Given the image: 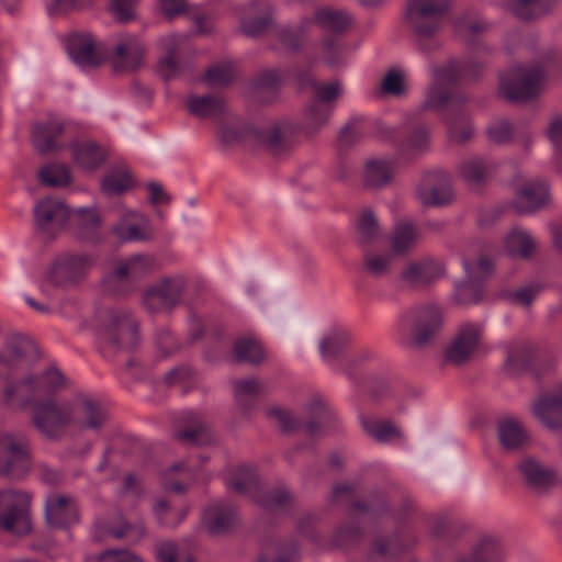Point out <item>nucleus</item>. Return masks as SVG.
I'll list each match as a JSON object with an SVG mask.
<instances>
[{
  "label": "nucleus",
  "instance_id": "4c0bfd02",
  "mask_svg": "<svg viewBox=\"0 0 562 562\" xmlns=\"http://www.w3.org/2000/svg\"><path fill=\"white\" fill-rule=\"evenodd\" d=\"M557 0H512V12L521 20H531L546 14Z\"/></svg>",
  "mask_w": 562,
  "mask_h": 562
},
{
  "label": "nucleus",
  "instance_id": "6e6d98bb",
  "mask_svg": "<svg viewBox=\"0 0 562 562\" xmlns=\"http://www.w3.org/2000/svg\"><path fill=\"white\" fill-rule=\"evenodd\" d=\"M406 7L447 16L451 8V0H408Z\"/></svg>",
  "mask_w": 562,
  "mask_h": 562
},
{
  "label": "nucleus",
  "instance_id": "6e6552de",
  "mask_svg": "<svg viewBox=\"0 0 562 562\" xmlns=\"http://www.w3.org/2000/svg\"><path fill=\"white\" fill-rule=\"evenodd\" d=\"M542 87V72L539 68H515L501 77L499 91L514 102L527 101L539 93Z\"/></svg>",
  "mask_w": 562,
  "mask_h": 562
},
{
  "label": "nucleus",
  "instance_id": "0e129e2a",
  "mask_svg": "<svg viewBox=\"0 0 562 562\" xmlns=\"http://www.w3.org/2000/svg\"><path fill=\"white\" fill-rule=\"evenodd\" d=\"M487 133L492 142L496 144H504L512 137L513 126L506 120H498L490 125Z\"/></svg>",
  "mask_w": 562,
  "mask_h": 562
},
{
  "label": "nucleus",
  "instance_id": "49530a36",
  "mask_svg": "<svg viewBox=\"0 0 562 562\" xmlns=\"http://www.w3.org/2000/svg\"><path fill=\"white\" fill-rule=\"evenodd\" d=\"M257 502L263 508L277 512L288 508L293 502V496L289 491L279 488L262 493L257 497Z\"/></svg>",
  "mask_w": 562,
  "mask_h": 562
},
{
  "label": "nucleus",
  "instance_id": "7c9ffc66",
  "mask_svg": "<svg viewBox=\"0 0 562 562\" xmlns=\"http://www.w3.org/2000/svg\"><path fill=\"white\" fill-rule=\"evenodd\" d=\"M498 438L502 447L506 450L521 448L528 441V432L525 427L515 418H505L498 423Z\"/></svg>",
  "mask_w": 562,
  "mask_h": 562
},
{
  "label": "nucleus",
  "instance_id": "4468645a",
  "mask_svg": "<svg viewBox=\"0 0 562 562\" xmlns=\"http://www.w3.org/2000/svg\"><path fill=\"white\" fill-rule=\"evenodd\" d=\"M37 232L46 237L55 235L68 221V207L59 199L45 198L37 202L33 211Z\"/></svg>",
  "mask_w": 562,
  "mask_h": 562
},
{
  "label": "nucleus",
  "instance_id": "5fc2aeb1",
  "mask_svg": "<svg viewBox=\"0 0 562 562\" xmlns=\"http://www.w3.org/2000/svg\"><path fill=\"white\" fill-rule=\"evenodd\" d=\"M261 384L255 379L234 382V392L237 402L246 408V401L257 396L261 392Z\"/></svg>",
  "mask_w": 562,
  "mask_h": 562
},
{
  "label": "nucleus",
  "instance_id": "393cba45",
  "mask_svg": "<svg viewBox=\"0 0 562 562\" xmlns=\"http://www.w3.org/2000/svg\"><path fill=\"white\" fill-rule=\"evenodd\" d=\"M549 200L548 186L543 181L531 180L516 190L513 205L519 213L538 210Z\"/></svg>",
  "mask_w": 562,
  "mask_h": 562
},
{
  "label": "nucleus",
  "instance_id": "4be33fe9",
  "mask_svg": "<svg viewBox=\"0 0 562 562\" xmlns=\"http://www.w3.org/2000/svg\"><path fill=\"white\" fill-rule=\"evenodd\" d=\"M45 516L52 527L64 528L79 519L76 501L68 495L54 493L46 498Z\"/></svg>",
  "mask_w": 562,
  "mask_h": 562
},
{
  "label": "nucleus",
  "instance_id": "680f3d73",
  "mask_svg": "<svg viewBox=\"0 0 562 562\" xmlns=\"http://www.w3.org/2000/svg\"><path fill=\"white\" fill-rule=\"evenodd\" d=\"M234 70L229 64L216 65L211 67L205 79L211 85H227L233 80Z\"/></svg>",
  "mask_w": 562,
  "mask_h": 562
},
{
  "label": "nucleus",
  "instance_id": "dca6fc26",
  "mask_svg": "<svg viewBox=\"0 0 562 562\" xmlns=\"http://www.w3.org/2000/svg\"><path fill=\"white\" fill-rule=\"evenodd\" d=\"M417 196L426 206L448 204L453 198L449 177L442 171L426 173L418 187Z\"/></svg>",
  "mask_w": 562,
  "mask_h": 562
},
{
  "label": "nucleus",
  "instance_id": "58836bf2",
  "mask_svg": "<svg viewBox=\"0 0 562 562\" xmlns=\"http://www.w3.org/2000/svg\"><path fill=\"white\" fill-rule=\"evenodd\" d=\"M180 37L169 35L161 40V47L165 55L159 60V70L165 78H171L178 72V48Z\"/></svg>",
  "mask_w": 562,
  "mask_h": 562
},
{
  "label": "nucleus",
  "instance_id": "c03bdc74",
  "mask_svg": "<svg viewBox=\"0 0 562 562\" xmlns=\"http://www.w3.org/2000/svg\"><path fill=\"white\" fill-rule=\"evenodd\" d=\"M190 469L182 462L176 463L162 473V485L166 490L181 493L184 491L183 482L191 480Z\"/></svg>",
  "mask_w": 562,
  "mask_h": 562
},
{
  "label": "nucleus",
  "instance_id": "f704fd0d",
  "mask_svg": "<svg viewBox=\"0 0 562 562\" xmlns=\"http://www.w3.org/2000/svg\"><path fill=\"white\" fill-rule=\"evenodd\" d=\"M395 172L394 161L390 159H371L366 164V183L382 187L392 180Z\"/></svg>",
  "mask_w": 562,
  "mask_h": 562
},
{
  "label": "nucleus",
  "instance_id": "423d86ee",
  "mask_svg": "<svg viewBox=\"0 0 562 562\" xmlns=\"http://www.w3.org/2000/svg\"><path fill=\"white\" fill-rule=\"evenodd\" d=\"M65 384L63 373L50 368L41 376H26L18 382L9 383L3 389V400L8 405L14 404L16 401L25 403L32 396L55 391Z\"/></svg>",
  "mask_w": 562,
  "mask_h": 562
},
{
  "label": "nucleus",
  "instance_id": "ddd939ff",
  "mask_svg": "<svg viewBox=\"0 0 562 562\" xmlns=\"http://www.w3.org/2000/svg\"><path fill=\"white\" fill-rule=\"evenodd\" d=\"M484 327L481 323L464 322L457 331L454 339L445 352L447 362L461 364L479 350L482 344Z\"/></svg>",
  "mask_w": 562,
  "mask_h": 562
},
{
  "label": "nucleus",
  "instance_id": "9b49d317",
  "mask_svg": "<svg viewBox=\"0 0 562 562\" xmlns=\"http://www.w3.org/2000/svg\"><path fill=\"white\" fill-rule=\"evenodd\" d=\"M446 18L406 7L405 22L414 33L420 50L431 52L439 46L436 36L442 29Z\"/></svg>",
  "mask_w": 562,
  "mask_h": 562
},
{
  "label": "nucleus",
  "instance_id": "774afa93",
  "mask_svg": "<svg viewBox=\"0 0 562 562\" xmlns=\"http://www.w3.org/2000/svg\"><path fill=\"white\" fill-rule=\"evenodd\" d=\"M99 562H144V560L130 550L116 549L102 553Z\"/></svg>",
  "mask_w": 562,
  "mask_h": 562
},
{
  "label": "nucleus",
  "instance_id": "cd10ccee",
  "mask_svg": "<svg viewBox=\"0 0 562 562\" xmlns=\"http://www.w3.org/2000/svg\"><path fill=\"white\" fill-rule=\"evenodd\" d=\"M536 248V239L520 227L513 228L504 238V249L514 258L530 259Z\"/></svg>",
  "mask_w": 562,
  "mask_h": 562
},
{
  "label": "nucleus",
  "instance_id": "bb28decb",
  "mask_svg": "<svg viewBox=\"0 0 562 562\" xmlns=\"http://www.w3.org/2000/svg\"><path fill=\"white\" fill-rule=\"evenodd\" d=\"M236 521V513L233 507L223 503H214L209 506L203 515V522L213 535H220L229 530Z\"/></svg>",
  "mask_w": 562,
  "mask_h": 562
},
{
  "label": "nucleus",
  "instance_id": "13d9d810",
  "mask_svg": "<svg viewBox=\"0 0 562 562\" xmlns=\"http://www.w3.org/2000/svg\"><path fill=\"white\" fill-rule=\"evenodd\" d=\"M358 231L362 241L366 243L374 240L379 236L380 229L378 220L373 213L367 211L360 215L358 221Z\"/></svg>",
  "mask_w": 562,
  "mask_h": 562
},
{
  "label": "nucleus",
  "instance_id": "0eeeda50",
  "mask_svg": "<svg viewBox=\"0 0 562 562\" xmlns=\"http://www.w3.org/2000/svg\"><path fill=\"white\" fill-rule=\"evenodd\" d=\"M350 23L351 20L345 11L330 7H319L314 11L312 18H305L301 21L296 32L283 31L281 40L288 47L296 49L300 46L296 33L303 35L314 25L325 31L341 33L349 27Z\"/></svg>",
  "mask_w": 562,
  "mask_h": 562
},
{
  "label": "nucleus",
  "instance_id": "a878e982",
  "mask_svg": "<svg viewBox=\"0 0 562 562\" xmlns=\"http://www.w3.org/2000/svg\"><path fill=\"white\" fill-rule=\"evenodd\" d=\"M69 54L80 66H98L102 55L95 40L90 34H77L69 42Z\"/></svg>",
  "mask_w": 562,
  "mask_h": 562
},
{
  "label": "nucleus",
  "instance_id": "79ce46f5",
  "mask_svg": "<svg viewBox=\"0 0 562 562\" xmlns=\"http://www.w3.org/2000/svg\"><path fill=\"white\" fill-rule=\"evenodd\" d=\"M492 170L491 165L480 158L465 160L460 166V175L470 186L481 184Z\"/></svg>",
  "mask_w": 562,
  "mask_h": 562
},
{
  "label": "nucleus",
  "instance_id": "2eb2a0df",
  "mask_svg": "<svg viewBox=\"0 0 562 562\" xmlns=\"http://www.w3.org/2000/svg\"><path fill=\"white\" fill-rule=\"evenodd\" d=\"M108 338L119 347H132L137 339V324L126 312L106 311L102 314Z\"/></svg>",
  "mask_w": 562,
  "mask_h": 562
},
{
  "label": "nucleus",
  "instance_id": "6ab92c4d",
  "mask_svg": "<svg viewBox=\"0 0 562 562\" xmlns=\"http://www.w3.org/2000/svg\"><path fill=\"white\" fill-rule=\"evenodd\" d=\"M112 232L122 243L145 241L153 236L149 218L136 211L124 212Z\"/></svg>",
  "mask_w": 562,
  "mask_h": 562
},
{
  "label": "nucleus",
  "instance_id": "4d7b16f0",
  "mask_svg": "<svg viewBox=\"0 0 562 562\" xmlns=\"http://www.w3.org/2000/svg\"><path fill=\"white\" fill-rule=\"evenodd\" d=\"M132 186V179L126 173H111L106 176L101 184L102 191L106 194H120Z\"/></svg>",
  "mask_w": 562,
  "mask_h": 562
},
{
  "label": "nucleus",
  "instance_id": "1a4fd4ad",
  "mask_svg": "<svg viewBox=\"0 0 562 562\" xmlns=\"http://www.w3.org/2000/svg\"><path fill=\"white\" fill-rule=\"evenodd\" d=\"M71 430L99 431L108 422L109 414L102 403L89 394L70 400Z\"/></svg>",
  "mask_w": 562,
  "mask_h": 562
},
{
  "label": "nucleus",
  "instance_id": "864d4df0",
  "mask_svg": "<svg viewBox=\"0 0 562 562\" xmlns=\"http://www.w3.org/2000/svg\"><path fill=\"white\" fill-rule=\"evenodd\" d=\"M93 260L88 255H75L70 256L65 262L66 274L72 280L77 281L87 274L92 268Z\"/></svg>",
  "mask_w": 562,
  "mask_h": 562
},
{
  "label": "nucleus",
  "instance_id": "39448f33",
  "mask_svg": "<svg viewBox=\"0 0 562 562\" xmlns=\"http://www.w3.org/2000/svg\"><path fill=\"white\" fill-rule=\"evenodd\" d=\"M70 401L46 400L33 408V424L45 437L57 439L71 429Z\"/></svg>",
  "mask_w": 562,
  "mask_h": 562
},
{
  "label": "nucleus",
  "instance_id": "72a5a7b5",
  "mask_svg": "<svg viewBox=\"0 0 562 562\" xmlns=\"http://www.w3.org/2000/svg\"><path fill=\"white\" fill-rule=\"evenodd\" d=\"M184 422L186 427L177 434L180 441L203 445L210 440V434L200 415L186 413Z\"/></svg>",
  "mask_w": 562,
  "mask_h": 562
},
{
  "label": "nucleus",
  "instance_id": "7ed1b4c3",
  "mask_svg": "<svg viewBox=\"0 0 562 562\" xmlns=\"http://www.w3.org/2000/svg\"><path fill=\"white\" fill-rule=\"evenodd\" d=\"M154 269L155 260L150 256L134 255L117 260L112 271L104 278V289L114 294L128 293L139 280Z\"/></svg>",
  "mask_w": 562,
  "mask_h": 562
},
{
  "label": "nucleus",
  "instance_id": "f3484780",
  "mask_svg": "<svg viewBox=\"0 0 562 562\" xmlns=\"http://www.w3.org/2000/svg\"><path fill=\"white\" fill-rule=\"evenodd\" d=\"M145 46L133 35H125L115 44L110 63L115 71H133L144 63Z\"/></svg>",
  "mask_w": 562,
  "mask_h": 562
},
{
  "label": "nucleus",
  "instance_id": "bf43d9fd",
  "mask_svg": "<svg viewBox=\"0 0 562 562\" xmlns=\"http://www.w3.org/2000/svg\"><path fill=\"white\" fill-rule=\"evenodd\" d=\"M547 134L555 148V161L562 168V115L552 117Z\"/></svg>",
  "mask_w": 562,
  "mask_h": 562
},
{
  "label": "nucleus",
  "instance_id": "c756f323",
  "mask_svg": "<svg viewBox=\"0 0 562 562\" xmlns=\"http://www.w3.org/2000/svg\"><path fill=\"white\" fill-rule=\"evenodd\" d=\"M360 420L367 435L380 443H389L403 438L401 429L389 419H380L373 416H361Z\"/></svg>",
  "mask_w": 562,
  "mask_h": 562
},
{
  "label": "nucleus",
  "instance_id": "69168bd1",
  "mask_svg": "<svg viewBox=\"0 0 562 562\" xmlns=\"http://www.w3.org/2000/svg\"><path fill=\"white\" fill-rule=\"evenodd\" d=\"M396 550L384 540L375 541L370 554L369 562H393Z\"/></svg>",
  "mask_w": 562,
  "mask_h": 562
},
{
  "label": "nucleus",
  "instance_id": "5701e85b",
  "mask_svg": "<svg viewBox=\"0 0 562 562\" xmlns=\"http://www.w3.org/2000/svg\"><path fill=\"white\" fill-rule=\"evenodd\" d=\"M312 86L316 95V101L308 110V120L316 127L323 126L333 112V108L328 103L336 100L342 93L339 82L316 83L312 81Z\"/></svg>",
  "mask_w": 562,
  "mask_h": 562
},
{
  "label": "nucleus",
  "instance_id": "8fccbe9b",
  "mask_svg": "<svg viewBox=\"0 0 562 562\" xmlns=\"http://www.w3.org/2000/svg\"><path fill=\"white\" fill-rule=\"evenodd\" d=\"M532 350L528 344L513 342L507 348L506 366L513 371L525 368L531 359Z\"/></svg>",
  "mask_w": 562,
  "mask_h": 562
},
{
  "label": "nucleus",
  "instance_id": "2f4dec72",
  "mask_svg": "<svg viewBox=\"0 0 562 562\" xmlns=\"http://www.w3.org/2000/svg\"><path fill=\"white\" fill-rule=\"evenodd\" d=\"M454 562H504V552L497 541L483 538L469 554L458 558Z\"/></svg>",
  "mask_w": 562,
  "mask_h": 562
},
{
  "label": "nucleus",
  "instance_id": "f03ea898",
  "mask_svg": "<svg viewBox=\"0 0 562 562\" xmlns=\"http://www.w3.org/2000/svg\"><path fill=\"white\" fill-rule=\"evenodd\" d=\"M443 323L441 308L426 305L406 312L398 324L404 344L422 347L429 344L440 331Z\"/></svg>",
  "mask_w": 562,
  "mask_h": 562
},
{
  "label": "nucleus",
  "instance_id": "9d476101",
  "mask_svg": "<svg viewBox=\"0 0 562 562\" xmlns=\"http://www.w3.org/2000/svg\"><path fill=\"white\" fill-rule=\"evenodd\" d=\"M0 474L19 479L31 467L29 443L24 437L8 434L0 438Z\"/></svg>",
  "mask_w": 562,
  "mask_h": 562
},
{
  "label": "nucleus",
  "instance_id": "b1692460",
  "mask_svg": "<svg viewBox=\"0 0 562 562\" xmlns=\"http://www.w3.org/2000/svg\"><path fill=\"white\" fill-rule=\"evenodd\" d=\"M536 418L547 428L557 429L562 425V386L541 395L533 404Z\"/></svg>",
  "mask_w": 562,
  "mask_h": 562
},
{
  "label": "nucleus",
  "instance_id": "e2e57ef3",
  "mask_svg": "<svg viewBox=\"0 0 562 562\" xmlns=\"http://www.w3.org/2000/svg\"><path fill=\"white\" fill-rule=\"evenodd\" d=\"M267 416L270 419L276 420L279 424V426L285 431L297 429L300 426L299 420L294 418L289 411H285L278 406L269 408L267 412Z\"/></svg>",
  "mask_w": 562,
  "mask_h": 562
},
{
  "label": "nucleus",
  "instance_id": "20e7f679",
  "mask_svg": "<svg viewBox=\"0 0 562 562\" xmlns=\"http://www.w3.org/2000/svg\"><path fill=\"white\" fill-rule=\"evenodd\" d=\"M32 496L21 490L0 491V529L13 533L25 535L31 530Z\"/></svg>",
  "mask_w": 562,
  "mask_h": 562
},
{
  "label": "nucleus",
  "instance_id": "a19ab883",
  "mask_svg": "<svg viewBox=\"0 0 562 562\" xmlns=\"http://www.w3.org/2000/svg\"><path fill=\"white\" fill-rule=\"evenodd\" d=\"M349 335L342 330H334L324 337L319 345V350L325 361L335 360L347 347Z\"/></svg>",
  "mask_w": 562,
  "mask_h": 562
},
{
  "label": "nucleus",
  "instance_id": "09e8293b",
  "mask_svg": "<svg viewBox=\"0 0 562 562\" xmlns=\"http://www.w3.org/2000/svg\"><path fill=\"white\" fill-rule=\"evenodd\" d=\"M392 259L390 254L368 252L364 256V271L374 278H382L390 273Z\"/></svg>",
  "mask_w": 562,
  "mask_h": 562
},
{
  "label": "nucleus",
  "instance_id": "e433bc0d",
  "mask_svg": "<svg viewBox=\"0 0 562 562\" xmlns=\"http://www.w3.org/2000/svg\"><path fill=\"white\" fill-rule=\"evenodd\" d=\"M525 479L533 486L544 487L555 481V473L533 459H526L519 465Z\"/></svg>",
  "mask_w": 562,
  "mask_h": 562
},
{
  "label": "nucleus",
  "instance_id": "c85d7f7f",
  "mask_svg": "<svg viewBox=\"0 0 562 562\" xmlns=\"http://www.w3.org/2000/svg\"><path fill=\"white\" fill-rule=\"evenodd\" d=\"M64 132V124L58 120L37 123L32 130V142L40 153L55 150L58 146L57 139Z\"/></svg>",
  "mask_w": 562,
  "mask_h": 562
},
{
  "label": "nucleus",
  "instance_id": "c9c22d12",
  "mask_svg": "<svg viewBox=\"0 0 562 562\" xmlns=\"http://www.w3.org/2000/svg\"><path fill=\"white\" fill-rule=\"evenodd\" d=\"M76 164L86 170H93L105 159L104 151L94 143L86 142L72 147Z\"/></svg>",
  "mask_w": 562,
  "mask_h": 562
},
{
  "label": "nucleus",
  "instance_id": "aec40b11",
  "mask_svg": "<svg viewBox=\"0 0 562 562\" xmlns=\"http://www.w3.org/2000/svg\"><path fill=\"white\" fill-rule=\"evenodd\" d=\"M467 272V280L457 285L456 300L460 304H473L481 300V288L477 280L487 276L492 268V262L486 258H480L477 262H463Z\"/></svg>",
  "mask_w": 562,
  "mask_h": 562
},
{
  "label": "nucleus",
  "instance_id": "3c124183",
  "mask_svg": "<svg viewBox=\"0 0 562 562\" xmlns=\"http://www.w3.org/2000/svg\"><path fill=\"white\" fill-rule=\"evenodd\" d=\"M346 55L347 48L338 37H329L324 41L321 57L328 66L344 63Z\"/></svg>",
  "mask_w": 562,
  "mask_h": 562
},
{
  "label": "nucleus",
  "instance_id": "de8ad7c7",
  "mask_svg": "<svg viewBox=\"0 0 562 562\" xmlns=\"http://www.w3.org/2000/svg\"><path fill=\"white\" fill-rule=\"evenodd\" d=\"M258 12L256 5L248 8V16L241 21V30L249 36L260 35L269 25L271 21V8L268 5L265 8L261 16L252 19L251 15Z\"/></svg>",
  "mask_w": 562,
  "mask_h": 562
},
{
  "label": "nucleus",
  "instance_id": "f257e3e1",
  "mask_svg": "<svg viewBox=\"0 0 562 562\" xmlns=\"http://www.w3.org/2000/svg\"><path fill=\"white\" fill-rule=\"evenodd\" d=\"M467 68L457 60L434 69V79L426 92L423 106L443 112L448 135L452 142L464 143L472 137L473 127L467 114L460 111L463 99L456 92L457 80L468 76Z\"/></svg>",
  "mask_w": 562,
  "mask_h": 562
},
{
  "label": "nucleus",
  "instance_id": "603ef678",
  "mask_svg": "<svg viewBox=\"0 0 562 562\" xmlns=\"http://www.w3.org/2000/svg\"><path fill=\"white\" fill-rule=\"evenodd\" d=\"M41 181L50 187L66 186L69 183V170L64 165H47L40 171Z\"/></svg>",
  "mask_w": 562,
  "mask_h": 562
},
{
  "label": "nucleus",
  "instance_id": "052dcab7",
  "mask_svg": "<svg viewBox=\"0 0 562 562\" xmlns=\"http://www.w3.org/2000/svg\"><path fill=\"white\" fill-rule=\"evenodd\" d=\"M154 512L161 524L172 527L181 522L184 517V514L175 513L165 499L156 502Z\"/></svg>",
  "mask_w": 562,
  "mask_h": 562
},
{
  "label": "nucleus",
  "instance_id": "ea45409f",
  "mask_svg": "<svg viewBox=\"0 0 562 562\" xmlns=\"http://www.w3.org/2000/svg\"><path fill=\"white\" fill-rule=\"evenodd\" d=\"M188 108L195 116L202 119L214 117L224 112V102L222 99L212 95H192L188 99Z\"/></svg>",
  "mask_w": 562,
  "mask_h": 562
},
{
  "label": "nucleus",
  "instance_id": "a211bd4d",
  "mask_svg": "<svg viewBox=\"0 0 562 562\" xmlns=\"http://www.w3.org/2000/svg\"><path fill=\"white\" fill-rule=\"evenodd\" d=\"M443 265L434 258L425 257L409 261L401 272V280L414 288H424L440 279Z\"/></svg>",
  "mask_w": 562,
  "mask_h": 562
},
{
  "label": "nucleus",
  "instance_id": "412c9836",
  "mask_svg": "<svg viewBox=\"0 0 562 562\" xmlns=\"http://www.w3.org/2000/svg\"><path fill=\"white\" fill-rule=\"evenodd\" d=\"M36 355L34 342L24 337L10 338L0 351V379H7L21 363Z\"/></svg>",
  "mask_w": 562,
  "mask_h": 562
},
{
  "label": "nucleus",
  "instance_id": "37998d69",
  "mask_svg": "<svg viewBox=\"0 0 562 562\" xmlns=\"http://www.w3.org/2000/svg\"><path fill=\"white\" fill-rule=\"evenodd\" d=\"M235 356L238 361L257 364L265 359L266 352L257 340L240 338L235 342Z\"/></svg>",
  "mask_w": 562,
  "mask_h": 562
},
{
  "label": "nucleus",
  "instance_id": "f8f14e48",
  "mask_svg": "<svg viewBox=\"0 0 562 562\" xmlns=\"http://www.w3.org/2000/svg\"><path fill=\"white\" fill-rule=\"evenodd\" d=\"M183 290V278H162L147 288L143 304L151 313L169 311L180 302Z\"/></svg>",
  "mask_w": 562,
  "mask_h": 562
},
{
  "label": "nucleus",
  "instance_id": "338daca9",
  "mask_svg": "<svg viewBox=\"0 0 562 562\" xmlns=\"http://www.w3.org/2000/svg\"><path fill=\"white\" fill-rule=\"evenodd\" d=\"M136 0H112L111 12L121 22H127L135 16Z\"/></svg>",
  "mask_w": 562,
  "mask_h": 562
},
{
  "label": "nucleus",
  "instance_id": "a18cd8bd",
  "mask_svg": "<svg viewBox=\"0 0 562 562\" xmlns=\"http://www.w3.org/2000/svg\"><path fill=\"white\" fill-rule=\"evenodd\" d=\"M229 487L241 494H252L258 490V477L254 469L249 467H240L232 475Z\"/></svg>",
  "mask_w": 562,
  "mask_h": 562
},
{
  "label": "nucleus",
  "instance_id": "473e14b6",
  "mask_svg": "<svg viewBox=\"0 0 562 562\" xmlns=\"http://www.w3.org/2000/svg\"><path fill=\"white\" fill-rule=\"evenodd\" d=\"M420 238L417 226L408 221L398 222L391 237V246L394 252L404 254L409 251Z\"/></svg>",
  "mask_w": 562,
  "mask_h": 562
}]
</instances>
